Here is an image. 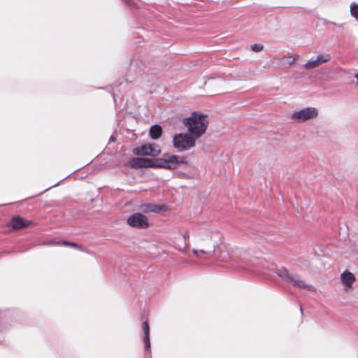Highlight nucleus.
Segmentation results:
<instances>
[{"label":"nucleus","instance_id":"f257e3e1","mask_svg":"<svg viewBox=\"0 0 358 358\" xmlns=\"http://www.w3.org/2000/svg\"><path fill=\"white\" fill-rule=\"evenodd\" d=\"M182 123L189 134L196 138L201 137L206 132L208 124L207 116L196 112L192 113L189 117L184 118Z\"/></svg>","mask_w":358,"mask_h":358},{"label":"nucleus","instance_id":"f03ea898","mask_svg":"<svg viewBox=\"0 0 358 358\" xmlns=\"http://www.w3.org/2000/svg\"><path fill=\"white\" fill-rule=\"evenodd\" d=\"M185 163L184 159L173 155H164L162 158H143V168H163L173 170L178 168L180 164Z\"/></svg>","mask_w":358,"mask_h":358},{"label":"nucleus","instance_id":"7ed1b4c3","mask_svg":"<svg viewBox=\"0 0 358 358\" xmlns=\"http://www.w3.org/2000/svg\"><path fill=\"white\" fill-rule=\"evenodd\" d=\"M196 138L187 133L176 134L173 137V146L178 152H184L194 148Z\"/></svg>","mask_w":358,"mask_h":358},{"label":"nucleus","instance_id":"20e7f679","mask_svg":"<svg viewBox=\"0 0 358 358\" xmlns=\"http://www.w3.org/2000/svg\"><path fill=\"white\" fill-rule=\"evenodd\" d=\"M318 115V110L315 107H307L292 113L290 119L296 123H303L315 119Z\"/></svg>","mask_w":358,"mask_h":358},{"label":"nucleus","instance_id":"39448f33","mask_svg":"<svg viewBox=\"0 0 358 358\" xmlns=\"http://www.w3.org/2000/svg\"><path fill=\"white\" fill-rule=\"evenodd\" d=\"M161 150L159 146L155 143H145L141 146L136 147L133 152L139 156L150 155L156 157L160 153Z\"/></svg>","mask_w":358,"mask_h":358},{"label":"nucleus","instance_id":"423d86ee","mask_svg":"<svg viewBox=\"0 0 358 358\" xmlns=\"http://www.w3.org/2000/svg\"><path fill=\"white\" fill-rule=\"evenodd\" d=\"M127 224L134 228L146 229L149 227L148 217L140 213L131 215L127 218Z\"/></svg>","mask_w":358,"mask_h":358},{"label":"nucleus","instance_id":"0eeeda50","mask_svg":"<svg viewBox=\"0 0 358 358\" xmlns=\"http://www.w3.org/2000/svg\"><path fill=\"white\" fill-rule=\"evenodd\" d=\"M331 59L329 54L318 55L315 59L311 58L303 64V66L307 70L314 69L322 64L329 62Z\"/></svg>","mask_w":358,"mask_h":358},{"label":"nucleus","instance_id":"6e6552de","mask_svg":"<svg viewBox=\"0 0 358 358\" xmlns=\"http://www.w3.org/2000/svg\"><path fill=\"white\" fill-rule=\"evenodd\" d=\"M32 224V221L24 220L20 216L13 217L9 224L14 229L25 228Z\"/></svg>","mask_w":358,"mask_h":358},{"label":"nucleus","instance_id":"1a4fd4ad","mask_svg":"<svg viewBox=\"0 0 358 358\" xmlns=\"http://www.w3.org/2000/svg\"><path fill=\"white\" fill-rule=\"evenodd\" d=\"M299 57V55L297 54L294 55H289L287 54L285 56H283L282 58H280L279 61V64L283 67L287 68L294 64L295 60L298 59Z\"/></svg>","mask_w":358,"mask_h":358},{"label":"nucleus","instance_id":"9d476101","mask_svg":"<svg viewBox=\"0 0 358 358\" xmlns=\"http://www.w3.org/2000/svg\"><path fill=\"white\" fill-rule=\"evenodd\" d=\"M341 280L342 282L345 285V289H348L352 287V285L355 281V277L354 274L348 271H345L341 275Z\"/></svg>","mask_w":358,"mask_h":358},{"label":"nucleus","instance_id":"9b49d317","mask_svg":"<svg viewBox=\"0 0 358 358\" xmlns=\"http://www.w3.org/2000/svg\"><path fill=\"white\" fill-rule=\"evenodd\" d=\"M290 282L292 283V285L300 289H305L309 291H315V288L310 285L306 284L302 280H301L299 277H292L291 279Z\"/></svg>","mask_w":358,"mask_h":358},{"label":"nucleus","instance_id":"f8f14e48","mask_svg":"<svg viewBox=\"0 0 358 358\" xmlns=\"http://www.w3.org/2000/svg\"><path fill=\"white\" fill-rule=\"evenodd\" d=\"M143 331L144 332V337H143V342L145 345V349L148 350L150 348V337H149V325L148 322H144L143 323Z\"/></svg>","mask_w":358,"mask_h":358},{"label":"nucleus","instance_id":"ddd939ff","mask_svg":"<svg viewBox=\"0 0 358 358\" xmlns=\"http://www.w3.org/2000/svg\"><path fill=\"white\" fill-rule=\"evenodd\" d=\"M162 128L161 126L158 125V124H155L153 126H152L150 129V131H149V134H150V136L151 137V138L152 139H158L161 135H162Z\"/></svg>","mask_w":358,"mask_h":358},{"label":"nucleus","instance_id":"4468645a","mask_svg":"<svg viewBox=\"0 0 358 358\" xmlns=\"http://www.w3.org/2000/svg\"><path fill=\"white\" fill-rule=\"evenodd\" d=\"M277 275L282 278L285 282H290L292 275H291L287 269L285 268H281L278 269L276 272Z\"/></svg>","mask_w":358,"mask_h":358},{"label":"nucleus","instance_id":"2eb2a0df","mask_svg":"<svg viewBox=\"0 0 358 358\" xmlns=\"http://www.w3.org/2000/svg\"><path fill=\"white\" fill-rule=\"evenodd\" d=\"M129 166L134 169L143 168V158H133L129 161Z\"/></svg>","mask_w":358,"mask_h":358},{"label":"nucleus","instance_id":"dca6fc26","mask_svg":"<svg viewBox=\"0 0 358 358\" xmlns=\"http://www.w3.org/2000/svg\"><path fill=\"white\" fill-rule=\"evenodd\" d=\"M162 210V207L153 204L148 203L144 206V210L146 212L159 213Z\"/></svg>","mask_w":358,"mask_h":358},{"label":"nucleus","instance_id":"f3484780","mask_svg":"<svg viewBox=\"0 0 358 358\" xmlns=\"http://www.w3.org/2000/svg\"><path fill=\"white\" fill-rule=\"evenodd\" d=\"M351 15L358 20V4L352 3L350 6Z\"/></svg>","mask_w":358,"mask_h":358},{"label":"nucleus","instance_id":"a211bd4d","mask_svg":"<svg viewBox=\"0 0 358 358\" xmlns=\"http://www.w3.org/2000/svg\"><path fill=\"white\" fill-rule=\"evenodd\" d=\"M264 48L262 44H253L251 45L250 49L255 52H261Z\"/></svg>","mask_w":358,"mask_h":358},{"label":"nucleus","instance_id":"6ab92c4d","mask_svg":"<svg viewBox=\"0 0 358 358\" xmlns=\"http://www.w3.org/2000/svg\"><path fill=\"white\" fill-rule=\"evenodd\" d=\"M216 247H217V245L213 244V246H212V250L210 251V252H207V251L203 250H199V254H207V255H208L210 256H212L215 253Z\"/></svg>","mask_w":358,"mask_h":358},{"label":"nucleus","instance_id":"aec40b11","mask_svg":"<svg viewBox=\"0 0 358 358\" xmlns=\"http://www.w3.org/2000/svg\"><path fill=\"white\" fill-rule=\"evenodd\" d=\"M62 243L64 245L71 246V247H74L76 248H80V246L78 244L73 243V242L63 241Z\"/></svg>","mask_w":358,"mask_h":358},{"label":"nucleus","instance_id":"412c9836","mask_svg":"<svg viewBox=\"0 0 358 358\" xmlns=\"http://www.w3.org/2000/svg\"><path fill=\"white\" fill-rule=\"evenodd\" d=\"M45 244H47V245H53V244H59L58 242H56L55 241H48L47 242L45 243Z\"/></svg>","mask_w":358,"mask_h":358},{"label":"nucleus","instance_id":"4be33fe9","mask_svg":"<svg viewBox=\"0 0 358 358\" xmlns=\"http://www.w3.org/2000/svg\"><path fill=\"white\" fill-rule=\"evenodd\" d=\"M192 252L197 257L199 256V252L198 250H196V249H193L192 250Z\"/></svg>","mask_w":358,"mask_h":358},{"label":"nucleus","instance_id":"5701e85b","mask_svg":"<svg viewBox=\"0 0 358 358\" xmlns=\"http://www.w3.org/2000/svg\"><path fill=\"white\" fill-rule=\"evenodd\" d=\"M189 233L188 232H185L184 234H183V238L185 239H187V238H189Z\"/></svg>","mask_w":358,"mask_h":358},{"label":"nucleus","instance_id":"b1692460","mask_svg":"<svg viewBox=\"0 0 358 358\" xmlns=\"http://www.w3.org/2000/svg\"><path fill=\"white\" fill-rule=\"evenodd\" d=\"M127 4H130L131 3L132 1L131 0H123Z\"/></svg>","mask_w":358,"mask_h":358},{"label":"nucleus","instance_id":"393cba45","mask_svg":"<svg viewBox=\"0 0 358 358\" xmlns=\"http://www.w3.org/2000/svg\"><path fill=\"white\" fill-rule=\"evenodd\" d=\"M334 25L337 26L339 28H342L343 27V24H336V23H334Z\"/></svg>","mask_w":358,"mask_h":358},{"label":"nucleus","instance_id":"a878e982","mask_svg":"<svg viewBox=\"0 0 358 358\" xmlns=\"http://www.w3.org/2000/svg\"><path fill=\"white\" fill-rule=\"evenodd\" d=\"M355 78L357 80V85H358V72L355 75Z\"/></svg>","mask_w":358,"mask_h":358},{"label":"nucleus","instance_id":"bb28decb","mask_svg":"<svg viewBox=\"0 0 358 358\" xmlns=\"http://www.w3.org/2000/svg\"><path fill=\"white\" fill-rule=\"evenodd\" d=\"M300 310L302 313L303 310H302V307L301 306L300 307Z\"/></svg>","mask_w":358,"mask_h":358}]
</instances>
